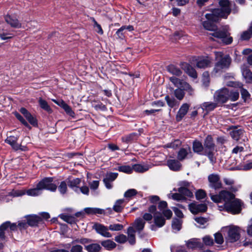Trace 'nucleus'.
Wrapping results in <instances>:
<instances>
[{"instance_id":"f257e3e1","label":"nucleus","mask_w":252,"mask_h":252,"mask_svg":"<svg viewBox=\"0 0 252 252\" xmlns=\"http://www.w3.org/2000/svg\"><path fill=\"white\" fill-rule=\"evenodd\" d=\"M220 8L212 9L205 15V20L202 19V25L205 29L215 31L217 26L215 24L220 18H226L231 12L230 2L228 0H220Z\"/></svg>"},{"instance_id":"f03ea898","label":"nucleus","mask_w":252,"mask_h":252,"mask_svg":"<svg viewBox=\"0 0 252 252\" xmlns=\"http://www.w3.org/2000/svg\"><path fill=\"white\" fill-rule=\"evenodd\" d=\"M209 195L213 202L224 203L223 206H219L220 211L225 210L227 212L233 214H238L240 212L242 203L239 199L235 198L234 195L231 192L222 190L219 194H214L210 192Z\"/></svg>"},{"instance_id":"7ed1b4c3","label":"nucleus","mask_w":252,"mask_h":252,"mask_svg":"<svg viewBox=\"0 0 252 252\" xmlns=\"http://www.w3.org/2000/svg\"><path fill=\"white\" fill-rule=\"evenodd\" d=\"M239 96V93L238 91L223 88L215 93L214 100L216 102L221 104L225 103L228 100L231 101H236Z\"/></svg>"},{"instance_id":"20e7f679","label":"nucleus","mask_w":252,"mask_h":252,"mask_svg":"<svg viewBox=\"0 0 252 252\" xmlns=\"http://www.w3.org/2000/svg\"><path fill=\"white\" fill-rule=\"evenodd\" d=\"M170 81L177 87L174 90V94L175 97L179 100H182L185 96L184 91L188 92L190 94L193 93V89L188 83L181 80L175 77L170 78Z\"/></svg>"},{"instance_id":"39448f33","label":"nucleus","mask_w":252,"mask_h":252,"mask_svg":"<svg viewBox=\"0 0 252 252\" xmlns=\"http://www.w3.org/2000/svg\"><path fill=\"white\" fill-rule=\"evenodd\" d=\"M215 60L217 61L213 73H220L228 68L231 63V58L228 55L223 56L221 52H215Z\"/></svg>"},{"instance_id":"423d86ee","label":"nucleus","mask_w":252,"mask_h":252,"mask_svg":"<svg viewBox=\"0 0 252 252\" xmlns=\"http://www.w3.org/2000/svg\"><path fill=\"white\" fill-rule=\"evenodd\" d=\"M222 231L226 232L225 237L227 242H236L240 238V228L237 226H226L222 228Z\"/></svg>"},{"instance_id":"0eeeda50","label":"nucleus","mask_w":252,"mask_h":252,"mask_svg":"<svg viewBox=\"0 0 252 252\" xmlns=\"http://www.w3.org/2000/svg\"><path fill=\"white\" fill-rule=\"evenodd\" d=\"M38 184L41 190L46 189L50 191L55 192L57 188V185L53 183L52 178H45L40 181Z\"/></svg>"},{"instance_id":"6e6552de","label":"nucleus","mask_w":252,"mask_h":252,"mask_svg":"<svg viewBox=\"0 0 252 252\" xmlns=\"http://www.w3.org/2000/svg\"><path fill=\"white\" fill-rule=\"evenodd\" d=\"M209 186L210 188L215 190L220 189L221 188V183L220 177L217 174H212L208 176Z\"/></svg>"},{"instance_id":"1a4fd4ad","label":"nucleus","mask_w":252,"mask_h":252,"mask_svg":"<svg viewBox=\"0 0 252 252\" xmlns=\"http://www.w3.org/2000/svg\"><path fill=\"white\" fill-rule=\"evenodd\" d=\"M211 34L215 37L220 39L225 44H229L232 42V37L229 36V33L227 32L219 31Z\"/></svg>"},{"instance_id":"9d476101","label":"nucleus","mask_w":252,"mask_h":252,"mask_svg":"<svg viewBox=\"0 0 252 252\" xmlns=\"http://www.w3.org/2000/svg\"><path fill=\"white\" fill-rule=\"evenodd\" d=\"M93 228L94 229L97 233L104 237L110 238L112 236V235L108 231V228L102 224L95 223L93 226Z\"/></svg>"},{"instance_id":"9b49d317","label":"nucleus","mask_w":252,"mask_h":252,"mask_svg":"<svg viewBox=\"0 0 252 252\" xmlns=\"http://www.w3.org/2000/svg\"><path fill=\"white\" fill-rule=\"evenodd\" d=\"M189 206L190 211L193 214L205 212L207 209V207L205 204H198L197 203H191Z\"/></svg>"},{"instance_id":"f8f14e48","label":"nucleus","mask_w":252,"mask_h":252,"mask_svg":"<svg viewBox=\"0 0 252 252\" xmlns=\"http://www.w3.org/2000/svg\"><path fill=\"white\" fill-rule=\"evenodd\" d=\"M186 245L188 249L191 250L202 249L203 247V244L198 238H192L186 241Z\"/></svg>"},{"instance_id":"ddd939ff","label":"nucleus","mask_w":252,"mask_h":252,"mask_svg":"<svg viewBox=\"0 0 252 252\" xmlns=\"http://www.w3.org/2000/svg\"><path fill=\"white\" fill-rule=\"evenodd\" d=\"M5 20L12 28L19 29L22 27L21 23L19 22L18 19L14 15H6L5 16Z\"/></svg>"},{"instance_id":"4468645a","label":"nucleus","mask_w":252,"mask_h":252,"mask_svg":"<svg viewBox=\"0 0 252 252\" xmlns=\"http://www.w3.org/2000/svg\"><path fill=\"white\" fill-rule=\"evenodd\" d=\"M118 175L117 173L112 172L106 174L103 181L107 189H111L112 188V183L117 178Z\"/></svg>"},{"instance_id":"2eb2a0df","label":"nucleus","mask_w":252,"mask_h":252,"mask_svg":"<svg viewBox=\"0 0 252 252\" xmlns=\"http://www.w3.org/2000/svg\"><path fill=\"white\" fill-rule=\"evenodd\" d=\"M18 140V137L17 136H9L7 137L5 139V142L11 146L13 149L15 150H21L22 151L25 150L24 147L19 145L17 141Z\"/></svg>"},{"instance_id":"dca6fc26","label":"nucleus","mask_w":252,"mask_h":252,"mask_svg":"<svg viewBox=\"0 0 252 252\" xmlns=\"http://www.w3.org/2000/svg\"><path fill=\"white\" fill-rule=\"evenodd\" d=\"M190 105L188 103H184L180 107L178 112L176 116V120L179 122L187 114L189 110Z\"/></svg>"},{"instance_id":"f3484780","label":"nucleus","mask_w":252,"mask_h":252,"mask_svg":"<svg viewBox=\"0 0 252 252\" xmlns=\"http://www.w3.org/2000/svg\"><path fill=\"white\" fill-rule=\"evenodd\" d=\"M52 100L56 104H57V105L61 107L63 109V110L65 111V112L67 115L72 117H74L75 114L74 112L72 110L71 108L64 101H63V100L57 101L55 99H53Z\"/></svg>"},{"instance_id":"a211bd4d","label":"nucleus","mask_w":252,"mask_h":252,"mask_svg":"<svg viewBox=\"0 0 252 252\" xmlns=\"http://www.w3.org/2000/svg\"><path fill=\"white\" fill-rule=\"evenodd\" d=\"M212 59L208 57L199 58L196 61V66L199 68H205L210 66Z\"/></svg>"},{"instance_id":"6ab92c4d","label":"nucleus","mask_w":252,"mask_h":252,"mask_svg":"<svg viewBox=\"0 0 252 252\" xmlns=\"http://www.w3.org/2000/svg\"><path fill=\"white\" fill-rule=\"evenodd\" d=\"M219 103L215 101L213 102H205L200 105V108H202L203 111H205L206 113L207 114L210 111H213L215 108H216Z\"/></svg>"},{"instance_id":"aec40b11","label":"nucleus","mask_w":252,"mask_h":252,"mask_svg":"<svg viewBox=\"0 0 252 252\" xmlns=\"http://www.w3.org/2000/svg\"><path fill=\"white\" fill-rule=\"evenodd\" d=\"M182 68L190 77L197 78V73L195 69L187 63H184L182 64Z\"/></svg>"},{"instance_id":"412c9836","label":"nucleus","mask_w":252,"mask_h":252,"mask_svg":"<svg viewBox=\"0 0 252 252\" xmlns=\"http://www.w3.org/2000/svg\"><path fill=\"white\" fill-rule=\"evenodd\" d=\"M167 164L170 170L173 171H178L181 168V164L179 161L176 159H168Z\"/></svg>"},{"instance_id":"4be33fe9","label":"nucleus","mask_w":252,"mask_h":252,"mask_svg":"<svg viewBox=\"0 0 252 252\" xmlns=\"http://www.w3.org/2000/svg\"><path fill=\"white\" fill-rule=\"evenodd\" d=\"M41 221V217L37 215H30L27 217L28 225L30 226H35Z\"/></svg>"},{"instance_id":"5701e85b","label":"nucleus","mask_w":252,"mask_h":252,"mask_svg":"<svg viewBox=\"0 0 252 252\" xmlns=\"http://www.w3.org/2000/svg\"><path fill=\"white\" fill-rule=\"evenodd\" d=\"M154 222L158 227L163 226L165 220L159 213L156 212L154 215Z\"/></svg>"},{"instance_id":"b1692460","label":"nucleus","mask_w":252,"mask_h":252,"mask_svg":"<svg viewBox=\"0 0 252 252\" xmlns=\"http://www.w3.org/2000/svg\"><path fill=\"white\" fill-rule=\"evenodd\" d=\"M151 168V166L147 164H136L132 166L133 170L136 172L142 173L147 171Z\"/></svg>"},{"instance_id":"393cba45","label":"nucleus","mask_w":252,"mask_h":252,"mask_svg":"<svg viewBox=\"0 0 252 252\" xmlns=\"http://www.w3.org/2000/svg\"><path fill=\"white\" fill-rule=\"evenodd\" d=\"M41 193L42 190L40 186H39L38 183L37 184L36 188L26 190V194L29 196H36L41 194Z\"/></svg>"},{"instance_id":"a878e982","label":"nucleus","mask_w":252,"mask_h":252,"mask_svg":"<svg viewBox=\"0 0 252 252\" xmlns=\"http://www.w3.org/2000/svg\"><path fill=\"white\" fill-rule=\"evenodd\" d=\"M244 131L241 128H234L230 132V135L235 140L238 141L242 136Z\"/></svg>"},{"instance_id":"bb28decb","label":"nucleus","mask_w":252,"mask_h":252,"mask_svg":"<svg viewBox=\"0 0 252 252\" xmlns=\"http://www.w3.org/2000/svg\"><path fill=\"white\" fill-rule=\"evenodd\" d=\"M145 222L141 218H138L135 220L133 223V227L139 232L142 230L144 227Z\"/></svg>"},{"instance_id":"cd10ccee","label":"nucleus","mask_w":252,"mask_h":252,"mask_svg":"<svg viewBox=\"0 0 252 252\" xmlns=\"http://www.w3.org/2000/svg\"><path fill=\"white\" fill-rule=\"evenodd\" d=\"M84 212L88 215L103 214L104 211L103 209L98 208H85Z\"/></svg>"},{"instance_id":"c85d7f7f","label":"nucleus","mask_w":252,"mask_h":252,"mask_svg":"<svg viewBox=\"0 0 252 252\" xmlns=\"http://www.w3.org/2000/svg\"><path fill=\"white\" fill-rule=\"evenodd\" d=\"M101 244L104 248L109 251L112 250L116 247V243L111 240L103 241L101 242Z\"/></svg>"},{"instance_id":"c756f323","label":"nucleus","mask_w":252,"mask_h":252,"mask_svg":"<svg viewBox=\"0 0 252 252\" xmlns=\"http://www.w3.org/2000/svg\"><path fill=\"white\" fill-rule=\"evenodd\" d=\"M135 230L133 227H129L127 229L128 240L129 243L133 245L135 243Z\"/></svg>"},{"instance_id":"7c9ffc66","label":"nucleus","mask_w":252,"mask_h":252,"mask_svg":"<svg viewBox=\"0 0 252 252\" xmlns=\"http://www.w3.org/2000/svg\"><path fill=\"white\" fill-rule=\"evenodd\" d=\"M242 71L246 83H251L252 82V72L248 68H243Z\"/></svg>"},{"instance_id":"2f4dec72","label":"nucleus","mask_w":252,"mask_h":252,"mask_svg":"<svg viewBox=\"0 0 252 252\" xmlns=\"http://www.w3.org/2000/svg\"><path fill=\"white\" fill-rule=\"evenodd\" d=\"M167 69L169 72L176 76H180L182 74V71L173 64L168 65Z\"/></svg>"},{"instance_id":"473e14b6","label":"nucleus","mask_w":252,"mask_h":252,"mask_svg":"<svg viewBox=\"0 0 252 252\" xmlns=\"http://www.w3.org/2000/svg\"><path fill=\"white\" fill-rule=\"evenodd\" d=\"M85 248L88 252H99L101 249L100 246L96 243L86 246Z\"/></svg>"},{"instance_id":"72a5a7b5","label":"nucleus","mask_w":252,"mask_h":252,"mask_svg":"<svg viewBox=\"0 0 252 252\" xmlns=\"http://www.w3.org/2000/svg\"><path fill=\"white\" fill-rule=\"evenodd\" d=\"M26 194V189H13L8 193V195L13 197H20Z\"/></svg>"},{"instance_id":"f704fd0d","label":"nucleus","mask_w":252,"mask_h":252,"mask_svg":"<svg viewBox=\"0 0 252 252\" xmlns=\"http://www.w3.org/2000/svg\"><path fill=\"white\" fill-rule=\"evenodd\" d=\"M204 146L206 148L208 149L209 151L214 150V144L211 136L208 135L206 138L204 142Z\"/></svg>"},{"instance_id":"c9c22d12","label":"nucleus","mask_w":252,"mask_h":252,"mask_svg":"<svg viewBox=\"0 0 252 252\" xmlns=\"http://www.w3.org/2000/svg\"><path fill=\"white\" fill-rule=\"evenodd\" d=\"M80 179L79 178L74 179L68 182L69 187L72 189L74 191L78 192L79 189H78L77 186L80 184Z\"/></svg>"},{"instance_id":"e433bc0d","label":"nucleus","mask_w":252,"mask_h":252,"mask_svg":"<svg viewBox=\"0 0 252 252\" xmlns=\"http://www.w3.org/2000/svg\"><path fill=\"white\" fill-rule=\"evenodd\" d=\"M124 199H119L117 200L113 206V210L115 211L116 212H121L122 211L124 207Z\"/></svg>"},{"instance_id":"4c0bfd02","label":"nucleus","mask_w":252,"mask_h":252,"mask_svg":"<svg viewBox=\"0 0 252 252\" xmlns=\"http://www.w3.org/2000/svg\"><path fill=\"white\" fill-rule=\"evenodd\" d=\"M115 169L126 174H130L133 171L132 167L129 165L119 166Z\"/></svg>"},{"instance_id":"58836bf2","label":"nucleus","mask_w":252,"mask_h":252,"mask_svg":"<svg viewBox=\"0 0 252 252\" xmlns=\"http://www.w3.org/2000/svg\"><path fill=\"white\" fill-rule=\"evenodd\" d=\"M38 102L39 105L42 109L46 111L48 113L52 112V109L46 100L40 98Z\"/></svg>"},{"instance_id":"ea45409f","label":"nucleus","mask_w":252,"mask_h":252,"mask_svg":"<svg viewBox=\"0 0 252 252\" xmlns=\"http://www.w3.org/2000/svg\"><path fill=\"white\" fill-rule=\"evenodd\" d=\"M182 221L177 219H174L172 221V227L175 231H179L181 228Z\"/></svg>"},{"instance_id":"a19ab883","label":"nucleus","mask_w":252,"mask_h":252,"mask_svg":"<svg viewBox=\"0 0 252 252\" xmlns=\"http://www.w3.org/2000/svg\"><path fill=\"white\" fill-rule=\"evenodd\" d=\"M178 191L185 197L186 196L191 197L193 196L192 193L187 188L181 187L179 188Z\"/></svg>"},{"instance_id":"79ce46f5","label":"nucleus","mask_w":252,"mask_h":252,"mask_svg":"<svg viewBox=\"0 0 252 252\" xmlns=\"http://www.w3.org/2000/svg\"><path fill=\"white\" fill-rule=\"evenodd\" d=\"M58 190L59 192L63 195L65 194L67 190V184L65 181H62L58 187Z\"/></svg>"},{"instance_id":"37998d69","label":"nucleus","mask_w":252,"mask_h":252,"mask_svg":"<svg viewBox=\"0 0 252 252\" xmlns=\"http://www.w3.org/2000/svg\"><path fill=\"white\" fill-rule=\"evenodd\" d=\"M9 226V222L6 221L2 223L0 226V238L3 239L4 238V231L6 230Z\"/></svg>"},{"instance_id":"c03bdc74","label":"nucleus","mask_w":252,"mask_h":252,"mask_svg":"<svg viewBox=\"0 0 252 252\" xmlns=\"http://www.w3.org/2000/svg\"><path fill=\"white\" fill-rule=\"evenodd\" d=\"M203 146L201 142L199 141H194L193 143V149L196 153H200L203 150Z\"/></svg>"},{"instance_id":"a18cd8bd","label":"nucleus","mask_w":252,"mask_h":252,"mask_svg":"<svg viewBox=\"0 0 252 252\" xmlns=\"http://www.w3.org/2000/svg\"><path fill=\"white\" fill-rule=\"evenodd\" d=\"M188 154V150L185 148H182L178 152V158L180 160H182L185 158Z\"/></svg>"},{"instance_id":"49530a36","label":"nucleus","mask_w":252,"mask_h":252,"mask_svg":"<svg viewBox=\"0 0 252 252\" xmlns=\"http://www.w3.org/2000/svg\"><path fill=\"white\" fill-rule=\"evenodd\" d=\"M168 197L169 198H172L174 200L180 201L183 200L185 199V197L183 196L179 192V193H170L168 194Z\"/></svg>"},{"instance_id":"de8ad7c7","label":"nucleus","mask_w":252,"mask_h":252,"mask_svg":"<svg viewBox=\"0 0 252 252\" xmlns=\"http://www.w3.org/2000/svg\"><path fill=\"white\" fill-rule=\"evenodd\" d=\"M238 86L239 88H241V95H242V98L245 100H246V99H247L249 97H250V94L249 93V92L247 91V90L244 89V88H242V84L240 83V84H238Z\"/></svg>"},{"instance_id":"09e8293b","label":"nucleus","mask_w":252,"mask_h":252,"mask_svg":"<svg viewBox=\"0 0 252 252\" xmlns=\"http://www.w3.org/2000/svg\"><path fill=\"white\" fill-rule=\"evenodd\" d=\"M203 243L206 246H212L214 244V240L213 238L208 235L204 236L202 238Z\"/></svg>"},{"instance_id":"8fccbe9b","label":"nucleus","mask_w":252,"mask_h":252,"mask_svg":"<svg viewBox=\"0 0 252 252\" xmlns=\"http://www.w3.org/2000/svg\"><path fill=\"white\" fill-rule=\"evenodd\" d=\"M60 217L63 220L69 223H73L75 222L74 218L70 216L62 214L60 216Z\"/></svg>"},{"instance_id":"3c124183","label":"nucleus","mask_w":252,"mask_h":252,"mask_svg":"<svg viewBox=\"0 0 252 252\" xmlns=\"http://www.w3.org/2000/svg\"><path fill=\"white\" fill-rule=\"evenodd\" d=\"M165 99L167 102V105L171 108H173L176 105V100L174 98H170L168 95L165 97Z\"/></svg>"},{"instance_id":"603ef678","label":"nucleus","mask_w":252,"mask_h":252,"mask_svg":"<svg viewBox=\"0 0 252 252\" xmlns=\"http://www.w3.org/2000/svg\"><path fill=\"white\" fill-rule=\"evenodd\" d=\"M216 243L218 244H222L223 242V237L220 233L218 232L214 234Z\"/></svg>"},{"instance_id":"864d4df0","label":"nucleus","mask_w":252,"mask_h":252,"mask_svg":"<svg viewBox=\"0 0 252 252\" xmlns=\"http://www.w3.org/2000/svg\"><path fill=\"white\" fill-rule=\"evenodd\" d=\"M24 116L32 125H35L36 124V119L29 112Z\"/></svg>"},{"instance_id":"5fc2aeb1","label":"nucleus","mask_w":252,"mask_h":252,"mask_svg":"<svg viewBox=\"0 0 252 252\" xmlns=\"http://www.w3.org/2000/svg\"><path fill=\"white\" fill-rule=\"evenodd\" d=\"M24 116L32 125H35L36 124V119L29 112Z\"/></svg>"},{"instance_id":"6e6d98bb","label":"nucleus","mask_w":252,"mask_h":252,"mask_svg":"<svg viewBox=\"0 0 252 252\" xmlns=\"http://www.w3.org/2000/svg\"><path fill=\"white\" fill-rule=\"evenodd\" d=\"M92 21L94 23V27L95 28V31L99 34H102L103 33V30L101 27V26L98 24L97 22L95 20L94 18H92Z\"/></svg>"},{"instance_id":"4d7b16f0","label":"nucleus","mask_w":252,"mask_h":252,"mask_svg":"<svg viewBox=\"0 0 252 252\" xmlns=\"http://www.w3.org/2000/svg\"><path fill=\"white\" fill-rule=\"evenodd\" d=\"M252 36V32L249 30L243 32L241 34V38L242 40H248Z\"/></svg>"},{"instance_id":"13d9d810","label":"nucleus","mask_w":252,"mask_h":252,"mask_svg":"<svg viewBox=\"0 0 252 252\" xmlns=\"http://www.w3.org/2000/svg\"><path fill=\"white\" fill-rule=\"evenodd\" d=\"M195 195L196 199L197 200H200L204 198L206 195V194L204 190L202 189H198L197 191H196Z\"/></svg>"},{"instance_id":"bf43d9fd","label":"nucleus","mask_w":252,"mask_h":252,"mask_svg":"<svg viewBox=\"0 0 252 252\" xmlns=\"http://www.w3.org/2000/svg\"><path fill=\"white\" fill-rule=\"evenodd\" d=\"M181 144V142L179 140H176L174 142L168 144L166 145V147L167 148H171L173 149H176L178 147H179Z\"/></svg>"},{"instance_id":"052dcab7","label":"nucleus","mask_w":252,"mask_h":252,"mask_svg":"<svg viewBox=\"0 0 252 252\" xmlns=\"http://www.w3.org/2000/svg\"><path fill=\"white\" fill-rule=\"evenodd\" d=\"M123 228V226L119 223L110 224L109 226V229L112 231H119L122 230Z\"/></svg>"},{"instance_id":"680f3d73","label":"nucleus","mask_w":252,"mask_h":252,"mask_svg":"<svg viewBox=\"0 0 252 252\" xmlns=\"http://www.w3.org/2000/svg\"><path fill=\"white\" fill-rule=\"evenodd\" d=\"M115 240L119 243H124L127 240L126 236L124 234H121L115 237Z\"/></svg>"},{"instance_id":"e2e57ef3","label":"nucleus","mask_w":252,"mask_h":252,"mask_svg":"<svg viewBox=\"0 0 252 252\" xmlns=\"http://www.w3.org/2000/svg\"><path fill=\"white\" fill-rule=\"evenodd\" d=\"M137 193V191L135 189H129L125 192L124 196L125 197H131L135 195Z\"/></svg>"},{"instance_id":"0e129e2a","label":"nucleus","mask_w":252,"mask_h":252,"mask_svg":"<svg viewBox=\"0 0 252 252\" xmlns=\"http://www.w3.org/2000/svg\"><path fill=\"white\" fill-rule=\"evenodd\" d=\"M203 82L205 86H207L209 83V75L208 72H205L203 74Z\"/></svg>"},{"instance_id":"69168bd1","label":"nucleus","mask_w":252,"mask_h":252,"mask_svg":"<svg viewBox=\"0 0 252 252\" xmlns=\"http://www.w3.org/2000/svg\"><path fill=\"white\" fill-rule=\"evenodd\" d=\"M13 37L12 34L10 33H0V38L1 40H6L10 39Z\"/></svg>"},{"instance_id":"338daca9","label":"nucleus","mask_w":252,"mask_h":252,"mask_svg":"<svg viewBox=\"0 0 252 252\" xmlns=\"http://www.w3.org/2000/svg\"><path fill=\"white\" fill-rule=\"evenodd\" d=\"M247 232L248 235L252 237V218L249 221L247 228Z\"/></svg>"},{"instance_id":"774afa93","label":"nucleus","mask_w":252,"mask_h":252,"mask_svg":"<svg viewBox=\"0 0 252 252\" xmlns=\"http://www.w3.org/2000/svg\"><path fill=\"white\" fill-rule=\"evenodd\" d=\"M82 247L79 245L72 246L71 249V252H81L82 251Z\"/></svg>"}]
</instances>
